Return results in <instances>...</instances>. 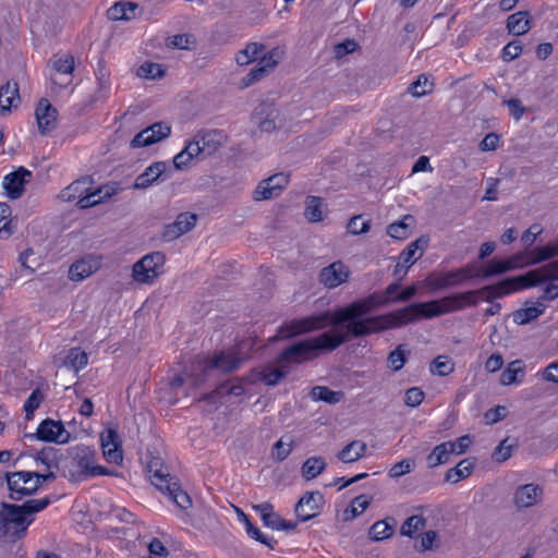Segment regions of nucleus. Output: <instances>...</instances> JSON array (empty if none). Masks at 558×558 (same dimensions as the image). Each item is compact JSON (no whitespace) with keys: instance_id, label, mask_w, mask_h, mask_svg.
<instances>
[{"instance_id":"nucleus-56","label":"nucleus","mask_w":558,"mask_h":558,"mask_svg":"<svg viewBox=\"0 0 558 558\" xmlns=\"http://www.w3.org/2000/svg\"><path fill=\"white\" fill-rule=\"evenodd\" d=\"M263 522L266 526H268L272 530L290 531V530H294L296 526V523L288 522V521L283 520L276 512L272 514H268L267 518H264Z\"/></svg>"},{"instance_id":"nucleus-7","label":"nucleus","mask_w":558,"mask_h":558,"mask_svg":"<svg viewBox=\"0 0 558 558\" xmlns=\"http://www.w3.org/2000/svg\"><path fill=\"white\" fill-rule=\"evenodd\" d=\"M10 498L21 500L25 496L33 495L39 488L37 472L20 471L5 474Z\"/></svg>"},{"instance_id":"nucleus-32","label":"nucleus","mask_w":558,"mask_h":558,"mask_svg":"<svg viewBox=\"0 0 558 558\" xmlns=\"http://www.w3.org/2000/svg\"><path fill=\"white\" fill-rule=\"evenodd\" d=\"M415 219L411 215H405L402 220L390 223L387 227V233L396 240H404L411 234V228Z\"/></svg>"},{"instance_id":"nucleus-6","label":"nucleus","mask_w":558,"mask_h":558,"mask_svg":"<svg viewBox=\"0 0 558 558\" xmlns=\"http://www.w3.org/2000/svg\"><path fill=\"white\" fill-rule=\"evenodd\" d=\"M166 256L161 252H151L143 256L132 267V278L138 284H151L162 272Z\"/></svg>"},{"instance_id":"nucleus-21","label":"nucleus","mask_w":558,"mask_h":558,"mask_svg":"<svg viewBox=\"0 0 558 558\" xmlns=\"http://www.w3.org/2000/svg\"><path fill=\"white\" fill-rule=\"evenodd\" d=\"M92 184L93 181L89 177H83L63 189L60 192L59 197L63 202L70 203L76 201L77 203L86 196V192L92 189Z\"/></svg>"},{"instance_id":"nucleus-44","label":"nucleus","mask_w":558,"mask_h":558,"mask_svg":"<svg viewBox=\"0 0 558 558\" xmlns=\"http://www.w3.org/2000/svg\"><path fill=\"white\" fill-rule=\"evenodd\" d=\"M392 533L393 524H390L388 520H379L375 522L368 531V535L373 541H383L389 538Z\"/></svg>"},{"instance_id":"nucleus-36","label":"nucleus","mask_w":558,"mask_h":558,"mask_svg":"<svg viewBox=\"0 0 558 558\" xmlns=\"http://www.w3.org/2000/svg\"><path fill=\"white\" fill-rule=\"evenodd\" d=\"M480 270V277L482 279H486L493 276L501 275L507 271L512 270V265H510L507 259L505 260H496L492 259L485 264L483 267H477Z\"/></svg>"},{"instance_id":"nucleus-45","label":"nucleus","mask_w":558,"mask_h":558,"mask_svg":"<svg viewBox=\"0 0 558 558\" xmlns=\"http://www.w3.org/2000/svg\"><path fill=\"white\" fill-rule=\"evenodd\" d=\"M87 361L88 357L84 351L80 348H72L66 355L64 364L75 372H78L86 366Z\"/></svg>"},{"instance_id":"nucleus-38","label":"nucleus","mask_w":558,"mask_h":558,"mask_svg":"<svg viewBox=\"0 0 558 558\" xmlns=\"http://www.w3.org/2000/svg\"><path fill=\"white\" fill-rule=\"evenodd\" d=\"M324 202L318 196H308L304 215L311 222H318L324 219Z\"/></svg>"},{"instance_id":"nucleus-39","label":"nucleus","mask_w":558,"mask_h":558,"mask_svg":"<svg viewBox=\"0 0 558 558\" xmlns=\"http://www.w3.org/2000/svg\"><path fill=\"white\" fill-rule=\"evenodd\" d=\"M264 45L259 43H250L243 50H240L235 56V61L239 65H247L255 61L258 54L264 50Z\"/></svg>"},{"instance_id":"nucleus-57","label":"nucleus","mask_w":558,"mask_h":558,"mask_svg":"<svg viewBox=\"0 0 558 558\" xmlns=\"http://www.w3.org/2000/svg\"><path fill=\"white\" fill-rule=\"evenodd\" d=\"M165 71L158 63L145 62L137 70V75L144 78L155 80L161 77Z\"/></svg>"},{"instance_id":"nucleus-54","label":"nucleus","mask_w":558,"mask_h":558,"mask_svg":"<svg viewBox=\"0 0 558 558\" xmlns=\"http://www.w3.org/2000/svg\"><path fill=\"white\" fill-rule=\"evenodd\" d=\"M407 362V354L403 350V345H398L393 351H391L387 359V365L395 372L400 371Z\"/></svg>"},{"instance_id":"nucleus-60","label":"nucleus","mask_w":558,"mask_h":558,"mask_svg":"<svg viewBox=\"0 0 558 558\" xmlns=\"http://www.w3.org/2000/svg\"><path fill=\"white\" fill-rule=\"evenodd\" d=\"M52 69L60 74H71L74 70V58L71 54H64L52 61Z\"/></svg>"},{"instance_id":"nucleus-63","label":"nucleus","mask_w":558,"mask_h":558,"mask_svg":"<svg viewBox=\"0 0 558 558\" xmlns=\"http://www.w3.org/2000/svg\"><path fill=\"white\" fill-rule=\"evenodd\" d=\"M245 530L250 537L266 545L270 549L275 548V545L277 544V542L274 538L268 537L265 534H263L258 527H256L252 524V522L245 526Z\"/></svg>"},{"instance_id":"nucleus-47","label":"nucleus","mask_w":558,"mask_h":558,"mask_svg":"<svg viewBox=\"0 0 558 558\" xmlns=\"http://www.w3.org/2000/svg\"><path fill=\"white\" fill-rule=\"evenodd\" d=\"M517 446L515 440L505 438L494 450L492 459L498 463L507 461L512 456V449Z\"/></svg>"},{"instance_id":"nucleus-20","label":"nucleus","mask_w":558,"mask_h":558,"mask_svg":"<svg viewBox=\"0 0 558 558\" xmlns=\"http://www.w3.org/2000/svg\"><path fill=\"white\" fill-rule=\"evenodd\" d=\"M104 457L108 462L120 463L123 459L121 441L116 429L108 428L100 437Z\"/></svg>"},{"instance_id":"nucleus-59","label":"nucleus","mask_w":558,"mask_h":558,"mask_svg":"<svg viewBox=\"0 0 558 558\" xmlns=\"http://www.w3.org/2000/svg\"><path fill=\"white\" fill-rule=\"evenodd\" d=\"M283 56V50L279 47L271 49L267 54H265L258 62V64L264 65L268 72H271L279 63Z\"/></svg>"},{"instance_id":"nucleus-14","label":"nucleus","mask_w":558,"mask_h":558,"mask_svg":"<svg viewBox=\"0 0 558 558\" xmlns=\"http://www.w3.org/2000/svg\"><path fill=\"white\" fill-rule=\"evenodd\" d=\"M543 496V488L534 483L520 485L513 494V504L522 510L537 505Z\"/></svg>"},{"instance_id":"nucleus-49","label":"nucleus","mask_w":558,"mask_h":558,"mask_svg":"<svg viewBox=\"0 0 558 558\" xmlns=\"http://www.w3.org/2000/svg\"><path fill=\"white\" fill-rule=\"evenodd\" d=\"M11 208L5 203H0V239H8L13 233Z\"/></svg>"},{"instance_id":"nucleus-43","label":"nucleus","mask_w":558,"mask_h":558,"mask_svg":"<svg viewBox=\"0 0 558 558\" xmlns=\"http://www.w3.org/2000/svg\"><path fill=\"white\" fill-rule=\"evenodd\" d=\"M544 305L539 304L538 306H530L526 308H520L514 312L513 320L519 325L527 324L529 322L537 318L544 313Z\"/></svg>"},{"instance_id":"nucleus-16","label":"nucleus","mask_w":558,"mask_h":558,"mask_svg":"<svg viewBox=\"0 0 558 558\" xmlns=\"http://www.w3.org/2000/svg\"><path fill=\"white\" fill-rule=\"evenodd\" d=\"M32 172L24 167L7 174L3 179V187L11 199H17L24 193V185L29 182Z\"/></svg>"},{"instance_id":"nucleus-15","label":"nucleus","mask_w":558,"mask_h":558,"mask_svg":"<svg viewBox=\"0 0 558 558\" xmlns=\"http://www.w3.org/2000/svg\"><path fill=\"white\" fill-rule=\"evenodd\" d=\"M429 239L426 235H422L415 241L411 242L399 255V260L396 266V272L398 268L404 266V275L409 270V268L420 259L425 250L428 246Z\"/></svg>"},{"instance_id":"nucleus-42","label":"nucleus","mask_w":558,"mask_h":558,"mask_svg":"<svg viewBox=\"0 0 558 558\" xmlns=\"http://www.w3.org/2000/svg\"><path fill=\"white\" fill-rule=\"evenodd\" d=\"M556 256H558V244H548L531 251V259L526 265H536Z\"/></svg>"},{"instance_id":"nucleus-33","label":"nucleus","mask_w":558,"mask_h":558,"mask_svg":"<svg viewBox=\"0 0 558 558\" xmlns=\"http://www.w3.org/2000/svg\"><path fill=\"white\" fill-rule=\"evenodd\" d=\"M136 9L137 4L133 2H119L108 9L107 15L112 21H129L135 16Z\"/></svg>"},{"instance_id":"nucleus-46","label":"nucleus","mask_w":558,"mask_h":558,"mask_svg":"<svg viewBox=\"0 0 558 558\" xmlns=\"http://www.w3.org/2000/svg\"><path fill=\"white\" fill-rule=\"evenodd\" d=\"M372 497L360 495L355 497L350 507L344 510L345 520H351L361 514L371 504Z\"/></svg>"},{"instance_id":"nucleus-58","label":"nucleus","mask_w":558,"mask_h":558,"mask_svg":"<svg viewBox=\"0 0 558 558\" xmlns=\"http://www.w3.org/2000/svg\"><path fill=\"white\" fill-rule=\"evenodd\" d=\"M348 231L354 235L364 234L369 231V220H363L362 215L352 217L348 222Z\"/></svg>"},{"instance_id":"nucleus-55","label":"nucleus","mask_w":558,"mask_h":558,"mask_svg":"<svg viewBox=\"0 0 558 558\" xmlns=\"http://www.w3.org/2000/svg\"><path fill=\"white\" fill-rule=\"evenodd\" d=\"M266 183H267L266 179L262 180L258 183V185L256 186V189L254 190V193H253L254 201L259 202V201L271 199V198H275L278 195H280L271 184L266 185Z\"/></svg>"},{"instance_id":"nucleus-40","label":"nucleus","mask_w":558,"mask_h":558,"mask_svg":"<svg viewBox=\"0 0 558 558\" xmlns=\"http://www.w3.org/2000/svg\"><path fill=\"white\" fill-rule=\"evenodd\" d=\"M171 484L172 485H168L167 489L162 493L168 495L180 509H189L192 506V500L190 496L181 489L178 482Z\"/></svg>"},{"instance_id":"nucleus-10","label":"nucleus","mask_w":558,"mask_h":558,"mask_svg":"<svg viewBox=\"0 0 558 558\" xmlns=\"http://www.w3.org/2000/svg\"><path fill=\"white\" fill-rule=\"evenodd\" d=\"M146 470L151 484L161 493L167 489L168 485L171 486V483L177 482L168 472V468L163 464L162 458L149 449L146 454Z\"/></svg>"},{"instance_id":"nucleus-37","label":"nucleus","mask_w":558,"mask_h":558,"mask_svg":"<svg viewBox=\"0 0 558 558\" xmlns=\"http://www.w3.org/2000/svg\"><path fill=\"white\" fill-rule=\"evenodd\" d=\"M326 462L322 457H311L302 465L301 472L306 481L316 478L326 469Z\"/></svg>"},{"instance_id":"nucleus-3","label":"nucleus","mask_w":558,"mask_h":558,"mask_svg":"<svg viewBox=\"0 0 558 558\" xmlns=\"http://www.w3.org/2000/svg\"><path fill=\"white\" fill-rule=\"evenodd\" d=\"M352 335L348 332V329L345 331L324 332L315 338L299 341L288 347L277 356V362L282 363L290 372L293 364H301L316 356L317 351L331 352L349 341Z\"/></svg>"},{"instance_id":"nucleus-50","label":"nucleus","mask_w":558,"mask_h":558,"mask_svg":"<svg viewBox=\"0 0 558 558\" xmlns=\"http://www.w3.org/2000/svg\"><path fill=\"white\" fill-rule=\"evenodd\" d=\"M439 546L438 533L436 531H427L420 534L415 548L423 553L426 550L435 549Z\"/></svg>"},{"instance_id":"nucleus-22","label":"nucleus","mask_w":558,"mask_h":558,"mask_svg":"<svg viewBox=\"0 0 558 558\" xmlns=\"http://www.w3.org/2000/svg\"><path fill=\"white\" fill-rule=\"evenodd\" d=\"M117 192L118 187L110 184L99 186L94 191L90 189L86 192V196L77 202V206L82 209L96 206L117 194Z\"/></svg>"},{"instance_id":"nucleus-25","label":"nucleus","mask_w":558,"mask_h":558,"mask_svg":"<svg viewBox=\"0 0 558 558\" xmlns=\"http://www.w3.org/2000/svg\"><path fill=\"white\" fill-rule=\"evenodd\" d=\"M167 163L163 161H156L150 165L142 174H140L133 187L134 189H147L155 183L166 171Z\"/></svg>"},{"instance_id":"nucleus-23","label":"nucleus","mask_w":558,"mask_h":558,"mask_svg":"<svg viewBox=\"0 0 558 558\" xmlns=\"http://www.w3.org/2000/svg\"><path fill=\"white\" fill-rule=\"evenodd\" d=\"M21 101L16 82H7L0 87V113L5 114Z\"/></svg>"},{"instance_id":"nucleus-17","label":"nucleus","mask_w":558,"mask_h":558,"mask_svg":"<svg viewBox=\"0 0 558 558\" xmlns=\"http://www.w3.org/2000/svg\"><path fill=\"white\" fill-rule=\"evenodd\" d=\"M36 436L40 440L65 444L70 439V433L61 422L45 420L37 428Z\"/></svg>"},{"instance_id":"nucleus-34","label":"nucleus","mask_w":558,"mask_h":558,"mask_svg":"<svg viewBox=\"0 0 558 558\" xmlns=\"http://www.w3.org/2000/svg\"><path fill=\"white\" fill-rule=\"evenodd\" d=\"M294 437L292 435L282 436L271 448V459L277 462L284 461L294 447Z\"/></svg>"},{"instance_id":"nucleus-30","label":"nucleus","mask_w":558,"mask_h":558,"mask_svg":"<svg viewBox=\"0 0 558 558\" xmlns=\"http://www.w3.org/2000/svg\"><path fill=\"white\" fill-rule=\"evenodd\" d=\"M366 450L367 446L364 441L353 440L338 453V459L343 463H353L364 457Z\"/></svg>"},{"instance_id":"nucleus-35","label":"nucleus","mask_w":558,"mask_h":558,"mask_svg":"<svg viewBox=\"0 0 558 558\" xmlns=\"http://www.w3.org/2000/svg\"><path fill=\"white\" fill-rule=\"evenodd\" d=\"M314 401H324L328 404H336L343 398L342 391H333L326 386H315L310 392Z\"/></svg>"},{"instance_id":"nucleus-61","label":"nucleus","mask_w":558,"mask_h":558,"mask_svg":"<svg viewBox=\"0 0 558 558\" xmlns=\"http://www.w3.org/2000/svg\"><path fill=\"white\" fill-rule=\"evenodd\" d=\"M268 70L264 65H260L257 63L255 68H253L248 74H246L241 83L243 87H248L250 85L260 81L263 77H265L267 74H269Z\"/></svg>"},{"instance_id":"nucleus-52","label":"nucleus","mask_w":558,"mask_h":558,"mask_svg":"<svg viewBox=\"0 0 558 558\" xmlns=\"http://www.w3.org/2000/svg\"><path fill=\"white\" fill-rule=\"evenodd\" d=\"M433 90V83H430L425 75H420L408 88V92L413 97H422Z\"/></svg>"},{"instance_id":"nucleus-41","label":"nucleus","mask_w":558,"mask_h":558,"mask_svg":"<svg viewBox=\"0 0 558 558\" xmlns=\"http://www.w3.org/2000/svg\"><path fill=\"white\" fill-rule=\"evenodd\" d=\"M518 375H524V365L520 360H515L509 363L507 368L501 374L500 383L505 386L515 384L520 381V379H518Z\"/></svg>"},{"instance_id":"nucleus-24","label":"nucleus","mask_w":558,"mask_h":558,"mask_svg":"<svg viewBox=\"0 0 558 558\" xmlns=\"http://www.w3.org/2000/svg\"><path fill=\"white\" fill-rule=\"evenodd\" d=\"M196 135L201 142L204 155L206 156L216 153L226 140L225 134L218 130L203 131Z\"/></svg>"},{"instance_id":"nucleus-53","label":"nucleus","mask_w":558,"mask_h":558,"mask_svg":"<svg viewBox=\"0 0 558 558\" xmlns=\"http://www.w3.org/2000/svg\"><path fill=\"white\" fill-rule=\"evenodd\" d=\"M426 520L422 515H412L402 524L401 533L412 537L416 532L425 529Z\"/></svg>"},{"instance_id":"nucleus-5","label":"nucleus","mask_w":558,"mask_h":558,"mask_svg":"<svg viewBox=\"0 0 558 558\" xmlns=\"http://www.w3.org/2000/svg\"><path fill=\"white\" fill-rule=\"evenodd\" d=\"M109 472L96 464V456L88 447H80L72 457L69 478L72 482H80L88 476L107 475Z\"/></svg>"},{"instance_id":"nucleus-4","label":"nucleus","mask_w":558,"mask_h":558,"mask_svg":"<svg viewBox=\"0 0 558 558\" xmlns=\"http://www.w3.org/2000/svg\"><path fill=\"white\" fill-rule=\"evenodd\" d=\"M49 502L48 498L29 499L22 505L2 502L0 505V537H24L28 525L34 521V515L44 510Z\"/></svg>"},{"instance_id":"nucleus-51","label":"nucleus","mask_w":558,"mask_h":558,"mask_svg":"<svg viewBox=\"0 0 558 558\" xmlns=\"http://www.w3.org/2000/svg\"><path fill=\"white\" fill-rule=\"evenodd\" d=\"M195 372L196 371L193 369V373H184L183 375L175 376L169 384L170 388L177 390L185 383L194 388L198 387L204 381V378L201 375H195Z\"/></svg>"},{"instance_id":"nucleus-2","label":"nucleus","mask_w":558,"mask_h":558,"mask_svg":"<svg viewBox=\"0 0 558 558\" xmlns=\"http://www.w3.org/2000/svg\"><path fill=\"white\" fill-rule=\"evenodd\" d=\"M558 279V259L551 262L537 269L527 271L524 275L510 277L501 280L492 286H485L478 290H470L460 293L448 295V300L452 301L451 304L453 312L463 311L466 307L476 306L478 296H483L485 301L493 302L495 299H500L513 292L532 288L546 282V280Z\"/></svg>"},{"instance_id":"nucleus-29","label":"nucleus","mask_w":558,"mask_h":558,"mask_svg":"<svg viewBox=\"0 0 558 558\" xmlns=\"http://www.w3.org/2000/svg\"><path fill=\"white\" fill-rule=\"evenodd\" d=\"M474 466L475 461L473 459H463L454 468L447 471L445 480L453 484L459 483L472 474Z\"/></svg>"},{"instance_id":"nucleus-18","label":"nucleus","mask_w":558,"mask_h":558,"mask_svg":"<svg viewBox=\"0 0 558 558\" xmlns=\"http://www.w3.org/2000/svg\"><path fill=\"white\" fill-rule=\"evenodd\" d=\"M350 270L341 262H335L323 268L319 274V281L327 288L332 289L345 282Z\"/></svg>"},{"instance_id":"nucleus-1","label":"nucleus","mask_w":558,"mask_h":558,"mask_svg":"<svg viewBox=\"0 0 558 558\" xmlns=\"http://www.w3.org/2000/svg\"><path fill=\"white\" fill-rule=\"evenodd\" d=\"M375 296L356 301L335 311L331 315L324 313L301 319L290 320L279 327L278 333L270 340L288 339L313 330L324 328L328 322L337 327L343 324L352 337L360 338L386 329L397 328L421 318H433L452 313V301L447 296L424 303H414L402 310L386 315L363 318L373 308Z\"/></svg>"},{"instance_id":"nucleus-26","label":"nucleus","mask_w":558,"mask_h":558,"mask_svg":"<svg viewBox=\"0 0 558 558\" xmlns=\"http://www.w3.org/2000/svg\"><path fill=\"white\" fill-rule=\"evenodd\" d=\"M98 268V260L93 258H83L72 264L69 269V278L72 281H82L93 275Z\"/></svg>"},{"instance_id":"nucleus-19","label":"nucleus","mask_w":558,"mask_h":558,"mask_svg":"<svg viewBox=\"0 0 558 558\" xmlns=\"http://www.w3.org/2000/svg\"><path fill=\"white\" fill-rule=\"evenodd\" d=\"M40 134L46 135L57 126L58 111L47 99H41L35 110Z\"/></svg>"},{"instance_id":"nucleus-9","label":"nucleus","mask_w":558,"mask_h":558,"mask_svg":"<svg viewBox=\"0 0 558 558\" xmlns=\"http://www.w3.org/2000/svg\"><path fill=\"white\" fill-rule=\"evenodd\" d=\"M245 357H240L234 351H222L214 355L210 360H198L194 363V371H199L203 378L211 369H219L223 373H230L240 367Z\"/></svg>"},{"instance_id":"nucleus-28","label":"nucleus","mask_w":558,"mask_h":558,"mask_svg":"<svg viewBox=\"0 0 558 558\" xmlns=\"http://www.w3.org/2000/svg\"><path fill=\"white\" fill-rule=\"evenodd\" d=\"M290 372L282 363H278L277 359L274 363L266 365L260 372V380L268 386L277 385Z\"/></svg>"},{"instance_id":"nucleus-27","label":"nucleus","mask_w":558,"mask_h":558,"mask_svg":"<svg viewBox=\"0 0 558 558\" xmlns=\"http://www.w3.org/2000/svg\"><path fill=\"white\" fill-rule=\"evenodd\" d=\"M506 26L512 35H524L531 28V16L527 11L515 12L508 16Z\"/></svg>"},{"instance_id":"nucleus-31","label":"nucleus","mask_w":558,"mask_h":558,"mask_svg":"<svg viewBox=\"0 0 558 558\" xmlns=\"http://www.w3.org/2000/svg\"><path fill=\"white\" fill-rule=\"evenodd\" d=\"M454 452V446L451 441H446L437 445L432 452L427 456V464L429 468H436L440 464L447 463L449 456Z\"/></svg>"},{"instance_id":"nucleus-13","label":"nucleus","mask_w":558,"mask_h":558,"mask_svg":"<svg viewBox=\"0 0 558 558\" xmlns=\"http://www.w3.org/2000/svg\"><path fill=\"white\" fill-rule=\"evenodd\" d=\"M197 216L190 213H181L172 223L165 227L161 238L166 242H171L184 233L191 231L196 223Z\"/></svg>"},{"instance_id":"nucleus-64","label":"nucleus","mask_w":558,"mask_h":558,"mask_svg":"<svg viewBox=\"0 0 558 558\" xmlns=\"http://www.w3.org/2000/svg\"><path fill=\"white\" fill-rule=\"evenodd\" d=\"M217 393L240 397L244 393V387L240 381H227L217 388Z\"/></svg>"},{"instance_id":"nucleus-11","label":"nucleus","mask_w":558,"mask_h":558,"mask_svg":"<svg viewBox=\"0 0 558 558\" xmlns=\"http://www.w3.org/2000/svg\"><path fill=\"white\" fill-rule=\"evenodd\" d=\"M171 134V126L167 122H156L137 133L131 141L132 148L146 147L156 144Z\"/></svg>"},{"instance_id":"nucleus-8","label":"nucleus","mask_w":558,"mask_h":558,"mask_svg":"<svg viewBox=\"0 0 558 558\" xmlns=\"http://www.w3.org/2000/svg\"><path fill=\"white\" fill-rule=\"evenodd\" d=\"M480 277V270L475 265H466L465 267L448 271L440 276H429L426 284L430 290L437 291L449 287L462 284L464 281Z\"/></svg>"},{"instance_id":"nucleus-48","label":"nucleus","mask_w":558,"mask_h":558,"mask_svg":"<svg viewBox=\"0 0 558 558\" xmlns=\"http://www.w3.org/2000/svg\"><path fill=\"white\" fill-rule=\"evenodd\" d=\"M454 369L453 361L444 355H439L430 364V372L435 375L447 376Z\"/></svg>"},{"instance_id":"nucleus-12","label":"nucleus","mask_w":558,"mask_h":558,"mask_svg":"<svg viewBox=\"0 0 558 558\" xmlns=\"http://www.w3.org/2000/svg\"><path fill=\"white\" fill-rule=\"evenodd\" d=\"M324 496L319 492H307L295 505V514L301 521H307L319 514Z\"/></svg>"},{"instance_id":"nucleus-62","label":"nucleus","mask_w":558,"mask_h":558,"mask_svg":"<svg viewBox=\"0 0 558 558\" xmlns=\"http://www.w3.org/2000/svg\"><path fill=\"white\" fill-rule=\"evenodd\" d=\"M268 70L264 65H260L257 63L255 68H253L248 74H246L241 83L243 87H248L250 85L260 81L263 77H265L267 74H269Z\"/></svg>"}]
</instances>
